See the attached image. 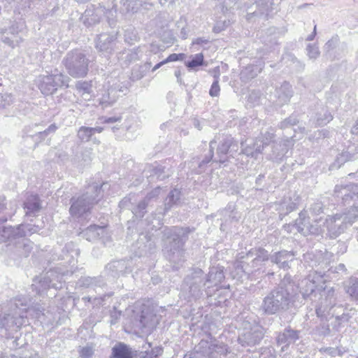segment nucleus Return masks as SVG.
<instances>
[{"label":"nucleus","mask_w":358,"mask_h":358,"mask_svg":"<svg viewBox=\"0 0 358 358\" xmlns=\"http://www.w3.org/2000/svg\"><path fill=\"white\" fill-rule=\"evenodd\" d=\"M110 358H134V354L126 344L118 343L112 348Z\"/></svg>","instance_id":"obj_1"},{"label":"nucleus","mask_w":358,"mask_h":358,"mask_svg":"<svg viewBox=\"0 0 358 358\" xmlns=\"http://www.w3.org/2000/svg\"><path fill=\"white\" fill-rule=\"evenodd\" d=\"M204 56L202 53L195 55L192 59L185 63V66L189 69H195L203 65Z\"/></svg>","instance_id":"obj_2"},{"label":"nucleus","mask_w":358,"mask_h":358,"mask_svg":"<svg viewBox=\"0 0 358 358\" xmlns=\"http://www.w3.org/2000/svg\"><path fill=\"white\" fill-rule=\"evenodd\" d=\"M220 92V87L217 80H215L210 89L209 94L211 96H218Z\"/></svg>","instance_id":"obj_3"},{"label":"nucleus","mask_w":358,"mask_h":358,"mask_svg":"<svg viewBox=\"0 0 358 358\" xmlns=\"http://www.w3.org/2000/svg\"><path fill=\"white\" fill-rule=\"evenodd\" d=\"M185 58V55L183 53L176 54L173 53L169 55L164 60L165 63L167 64L169 62H176L178 60H182Z\"/></svg>","instance_id":"obj_4"},{"label":"nucleus","mask_w":358,"mask_h":358,"mask_svg":"<svg viewBox=\"0 0 358 358\" xmlns=\"http://www.w3.org/2000/svg\"><path fill=\"white\" fill-rule=\"evenodd\" d=\"M80 131L83 132L85 134L90 137L95 132V129L87 127H82L80 128Z\"/></svg>","instance_id":"obj_5"},{"label":"nucleus","mask_w":358,"mask_h":358,"mask_svg":"<svg viewBox=\"0 0 358 358\" xmlns=\"http://www.w3.org/2000/svg\"><path fill=\"white\" fill-rule=\"evenodd\" d=\"M70 213L71 215H75L78 211V206L76 203H72L70 209H69Z\"/></svg>","instance_id":"obj_6"},{"label":"nucleus","mask_w":358,"mask_h":358,"mask_svg":"<svg viewBox=\"0 0 358 358\" xmlns=\"http://www.w3.org/2000/svg\"><path fill=\"white\" fill-rule=\"evenodd\" d=\"M165 62L164 60L157 63L152 69V71L154 72L157 69H158L159 68H160L162 66H163L164 64H165Z\"/></svg>","instance_id":"obj_7"},{"label":"nucleus","mask_w":358,"mask_h":358,"mask_svg":"<svg viewBox=\"0 0 358 358\" xmlns=\"http://www.w3.org/2000/svg\"><path fill=\"white\" fill-rule=\"evenodd\" d=\"M94 129H95V131L99 132V133L101 132L103 130V129L101 127H98V128H94Z\"/></svg>","instance_id":"obj_8"}]
</instances>
